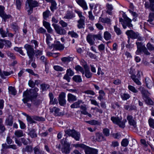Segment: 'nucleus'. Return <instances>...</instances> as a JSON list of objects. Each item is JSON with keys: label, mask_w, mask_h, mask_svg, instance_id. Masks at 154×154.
Segmentation results:
<instances>
[{"label": "nucleus", "mask_w": 154, "mask_h": 154, "mask_svg": "<svg viewBox=\"0 0 154 154\" xmlns=\"http://www.w3.org/2000/svg\"><path fill=\"white\" fill-rule=\"evenodd\" d=\"M27 3L28 6L27 7H26V8H28V7L32 8L37 7L38 5V2L36 1H33L32 0H27L26 2V4ZM26 6L27 5H26Z\"/></svg>", "instance_id": "nucleus-13"}, {"label": "nucleus", "mask_w": 154, "mask_h": 154, "mask_svg": "<svg viewBox=\"0 0 154 154\" xmlns=\"http://www.w3.org/2000/svg\"><path fill=\"white\" fill-rule=\"evenodd\" d=\"M123 17L124 20L122 18H119V21L121 23L123 28L125 29L126 28L127 26L128 27L130 28L132 27L133 25L131 23V20L125 14L123 15Z\"/></svg>", "instance_id": "nucleus-4"}, {"label": "nucleus", "mask_w": 154, "mask_h": 154, "mask_svg": "<svg viewBox=\"0 0 154 154\" xmlns=\"http://www.w3.org/2000/svg\"><path fill=\"white\" fill-rule=\"evenodd\" d=\"M68 34L70 35L72 37L77 38L78 36V35L74 32L73 31H69L68 32Z\"/></svg>", "instance_id": "nucleus-60"}, {"label": "nucleus", "mask_w": 154, "mask_h": 154, "mask_svg": "<svg viewBox=\"0 0 154 154\" xmlns=\"http://www.w3.org/2000/svg\"><path fill=\"white\" fill-rule=\"evenodd\" d=\"M4 7L0 6V16L5 21L7 19L10 18L11 16L10 15H7L4 11Z\"/></svg>", "instance_id": "nucleus-12"}, {"label": "nucleus", "mask_w": 154, "mask_h": 154, "mask_svg": "<svg viewBox=\"0 0 154 154\" xmlns=\"http://www.w3.org/2000/svg\"><path fill=\"white\" fill-rule=\"evenodd\" d=\"M38 91V89L37 88H35L33 89H30L29 90H26L23 93V99L22 101L24 103H26V105L29 108H30L31 105L28 102L29 100L33 102L34 99H35L38 94L37 92Z\"/></svg>", "instance_id": "nucleus-1"}, {"label": "nucleus", "mask_w": 154, "mask_h": 154, "mask_svg": "<svg viewBox=\"0 0 154 154\" xmlns=\"http://www.w3.org/2000/svg\"><path fill=\"white\" fill-rule=\"evenodd\" d=\"M111 120L114 123L117 125L118 122H119L120 119L119 117H112L111 118Z\"/></svg>", "instance_id": "nucleus-56"}, {"label": "nucleus", "mask_w": 154, "mask_h": 154, "mask_svg": "<svg viewBox=\"0 0 154 154\" xmlns=\"http://www.w3.org/2000/svg\"><path fill=\"white\" fill-rule=\"evenodd\" d=\"M75 17L74 14L71 11H67L63 18L66 19H72Z\"/></svg>", "instance_id": "nucleus-23"}, {"label": "nucleus", "mask_w": 154, "mask_h": 154, "mask_svg": "<svg viewBox=\"0 0 154 154\" xmlns=\"http://www.w3.org/2000/svg\"><path fill=\"white\" fill-rule=\"evenodd\" d=\"M50 112L52 113L54 112V114L56 116L60 115V113L59 112L60 109L59 108L54 107L50 109Z\"/></svg>", "instance_id": "nucleus-21"}, {"label": "nucleus", "mask_w": 154, "mask_h": 154, "mask_svg": "<svg viewBox=\"0 0 154 154\" xmlns=\"http://www.w3.org/2000/svg\"><path fill=\"white\" fill-rule=\"evenodd\" d=\"M70 146V145L69 143H67V142H64V145L61 149L62 152L65 154H69L70 152L71 149Z\"/></svg>", "instance_id": "nucleus-7"}, {"label": "nucleus", "mask_w": 154, "mask_h": 154, "mask_svg": "<svg viewBox=\"0 0 154 154\" xmlns=\"http://www.w3.org/2000/svg\"><path fill=\"white\" fill-rule=\"evenodd\" d=\"M121 97L123 100H126L130 97V95L128 94L122 93L121 95Z\"/></svg>", "instance_id": "nucleus-35"}, {"label": "nucleus", "mask_w": 154, "mask_h": 154, "mask_svg": "<svg viewBox=\"0 0 154 154\" xmlns=\"http://www.w3.org/2000/svg\"><path fill=\"white\" fill-rule=\"evenodd\" d=\"M96 140L98 141H101L105 140V139L101 133L97 132L96 133Z\"/></svg>", "instance_id": "nucleus-25"}, {"label": "nucleus", "mask_w": 154, "mask_h": 154, "mask_svg": "<svg viewBox=\"0 0 154 154\" xmlns=\"http://www.w3.org/2000/svg\"><path fill=\"white\" fill-rule=\"evenodd\" d=\"M50 14V12L49 10H47L43 12V18L46 20Z\"/></svg>", "instance_id": "nucleus-45"}, {"label": "nucleus", "mask_w": 154, "mask_h": 154, "mask_svg": "<svg viewBox=\"0 0 154 154\" xmlns=\"http://www.w3.org/2000/svg\"><path fill=\"white\" fill-rule=\"evenodd\" d=\"M6 129L3 124V120L2 118H0V130L2 131H4Z\"/></svg>", "instance_id": "nucleus-58"}, {"label": "nucleus", "mask_w": 154, "mask_h": 154, "mask_svg": "<svg viewBox=\"0 0 154 154\" xmlns=\"http://www.w3.org/2000/svg\"><path fill=\"white\" fill-rule=\"evenodd\" d=\"M126 34L128 36V38H131L133 39L137 38L139 35L138 33L135 32L132 30H127L126 32Z\"/></svg>", "instance_id": "nucleus-8"}, {"label": "nucleus", "mask_w": 154, "mask_h": 154, "mask_svg": "<svg viewBox=\"0 0 154 154\" xmlns=\"http://www.w3.org/2000/svg\"><path fill=\"white\" fill-rule=\"evenodd\" d=\"M75 130L74 129H68L66 130L65 131V132L66 134H67L69 136H70L72 137L73 134Z\"/></svg>", "instance_id": "nucleus-41"}, {"label": "nucleus", "mask_w": 154, "mask_h": 154, "mask_svg": "<svg viewBox=\"0 0 154 154\" xmlns=\"http://www.w3.org/2000/svg\"><path fill=\"white\" fill-rule=\"evenodd\" d=\"M22 48H18L16 47L14 48V49L16 51L19 52L22 55L24 56L25 54L22 50Z\"/></svg>", "instance_id": "nucleus-49"}, {"label": "nucleus", "mask_w": 154, "mask_h": 154, "mask_svg": "<svg viewBox=\"0 0 154 154\" xmlns=\"http://www.w3.org/2000/svg\"><path fill=\"white\" fill-rule=\"evenodd\" d=\"M10 75V73L9 72L6 71H3L2 72L1 69H0V75L2 78L5 79V75L7 76Z\"/></svg>", "instance_id": "nucleus-36"}, {"label": "nucleus", "mask_w": 154, "mask_h": 154, "mask_svg": "<svg viewBox=\"0 0 154 154\" xmlns=\"http://www.w3.org/2000/svg\"><path fill=\"white\" fill-rule=\"evenodd\" d=\"M20 139L22 143H23L25 145H26L28 143H30L32 142V141L29 138H28L26 140L24 138H21Z\"/></svg>", "instance_id": "nucleus-34"}, {"label": "nucleus", "mask_w": 154, "mask_h": 154, "mask_svg": "<svg viewBox=\"0 0 154 154\" xmlns=\"http://www.w3.org/2000/svg\"><path fill=\"white\" fill-rule=\"evenodd\" d=\"M14 134L17 137H20L23 136V132L22 130H17L15 132Z\"/></svg>", "instance_id": "nucleus-38"}, {"label": "nucleus", "mask_w": 154, "mask_h": 154, "mask_svg": "<svg viewBox=\"0 0 154 154\" xmlns=\"http://www.w3.org/2000/svg\"><path fill=\"white\" fill-rule=\"evenodd\" d=\"M137 47V50L136 52L137 54H138L142 52V49L145 47L142 42H137L136 43Z\"/></svg>", "instance_id": "nucleus-17"}, {"label": "nucleus", "mask_w": 154, "mask_h": 154, "mask_svg": "<svg viewBox=\"0 0 154 154\" xmlns=\"http://www.w3.org/2000/svg\"><path fill=\"white\" fill-rule=\"evenodd\" d=\"M99 21L102 22L103 23H109L111 21L109 18H103L101 17H100L99 19Z\"/></svg>", "instance_id": "nucleus-31"}, {"label": "nucleus", "mask_w": 154, "mask_h": 154, "mask_svg": "<svg viewBox=\"0 0 154 154\" xmlns=\"http://www.w3.org/2000/svg\"><path fill=\"white\" fill-rule=\"evenodd\" d=\"M85 18H81L78 21V24L77 25L78 28L79 29H82L84 28V26L85 25Z\"/></svg>", "instance_id": "nucleus-26"}, {"label": "nucleus", "mask_w": 154, "mask_h": 154, "mask_svg": "<svg viewBox=\"0 0 154 154\" xmlns=\"http://www.w3.org/2000/svg\"><path fill=\"white\" fill-rule=\"evenodd\" d=\"M128 123L131 125L133 126L134 128L136 126V123L134 118L131 115H128L127 117Z\"/></svg>", "instance_id": "nucleus-14"}, {"label": "nucleus", "mask_w": 154, "mask_h": 154, "mask_svg": "<svg viewBox=\"0 0 154 154\" xmlns=\"http://www.w3.org/2000/svg\"><path fill=\"white\" fill-rule=\"evenodd\" d=\"M95 39L102 40V37L101 34L98 33L97 34H89L86 36V40L90 45H93L95 44Z\"/></svg>", "instance_id": "nucleus-3"}, {"label": "nucleus", "mask_w": 154, "mask_h": 154, "mask_svg": "<svg viewBox=\"0 0 154 154\" xmlns=\"http://www.w3.org/2000/svg\"><path fill=\"white\" fill-rule=\"evenodd\" d=\"M68 101L69 102H73L77 100L76 96L70 93H69L67 95Z\"/></svg>", "instance_id": "nucleus-24"}, {"label": "nucleus", "mask_w": 154, "mask_h": 154, "mask_svg": "<svg viewBox=\"0 0 154 154\" xmlns=\"http://www.w3.org/2000/svg\"><path fill=\"white\" fill-rule=\"evenodd\" d=\"M24 48L26 51L27 54L30 59L29 61L31 62L32 61L35 54L33 46L29 45L26 44L24 46Z\"/></svg>", "instance_id": "nucleus-5"}, {"label": "nucleus", "mask_w": 154, "mask_h": 154, "mask_svg": "<svg viewBox=\"0 0 154 154\" xmlns=\"http://www.w3.org/2000/svg\"><path fill=\"white\" fill-rule=\"evenodd\" d=\"M148 123L149 127L154 129V119L150 117L148 120Z\"/></svg>", "instance_id": "nucleus-42"}, {"label": "nucleus", "mask_w": 154, "mask_h": 154, "mask_svg": "<svg viewBox=\"0 0 154 154\" xmlns=\"http://www.w3.org/2000/svg\"><path fill=\"white\" fill-rule=\"evenodd\" d=\"M66 74L69 76H72L74 75V72L70 68H69L67 70Z\"/></svg>", "instance_id": "nucleus-62"}, {"label": "nucleus", "mask_w": 154, "mask_h": 154, "mask_svg": "<svg viewBox=\"0 0 154 154\" xmlns=\"http://www.w3.org/2000/svg\"><path fill=\"white\" fill-rule=\"evenodd\" d=\"M56 5V2L54 0L51 3V6L50 7V9L53 12L54 10L57 9Z\"/></svg>", "instance_id": "nucleus-48"}, {"label": "nucleus", "mask_w": 154, "mask_h": 154, "mask_svg": "<svg viewBox=\"0 0 154 154\" xmlns=\"http://www.w3.org/2000/svg\"><path fill=\"white\" fill-rule=\"evenodd\" d=\"M72 137L73 138L76 140L79 141L80 139V134L79 132H77L75 130Z\"/></svg>", "instance_id": "nucleus-29"}, {"label": "nucleus", "mask_w": 154, "mask_h": 154, "mask_svg": "<svg viewBox=\"0 0 154 154\" xmlns=\"http://www.w3.org/2000/svg\"><path fill=\"white\" fill-rule=\"evenodd\" d=\"M72 79L74 81L76 82L80 83L82 82V79L80 75H75L73 77Z\"/></svg>", "instance_id": "nucleus-33"}, {"label": "nucleus", "mask_w": 154, "mask_h": 154, "mask_svg": "<svg viewBox=\"0 0 154 154\" xmlns=\"http://www.w3.org/2000/svg\"><path fill=\"white\" fill-rule=\"evenodd\" d=\"M85 76L87 78H90L92 77V73L90 72V70H86L84 71Z\"/></svg>", "instance_id": "nucleus-46"}, {"label": "nucleus", "mask_w": 154, "mask_h": 154, "mask_svg": "<svg viewBox=\"0 0 154 154\" xmlns=\"http://www.w3.org/2000/svg\"><path fill=\"white\" fill-rule=\"evenodd\" d=\"M128 88L129 90L134 93H136L138 92V90L133 86L129 85Z\"/></svg>", "instance_id": "nucleus-54"}, {"label": "nucleus", "mask_w": 154, "mask_h": 154, "mask_svg": "<svg viewBox=\"0 0 154 154\" xmlns=\"http://www.w3.org/2000/svg\"><path fill=\"white\" fill-rule=\"evenodd\" d=\"M131 79L134 81L137 85H140L141 83L139 80L136 78V76L135 75H132L131 76Z\"/></svg>", "instance_id": "nucleus-40"}, {"label": "nucleus", "mask_w": 154, "mask_h": 154, "mask_svg": "<svg viewBox=\"0 0 154 154\" xmlns=\"http://www.w3.org/2000/svg\"><path fill=\"white\" fill-rule=\"evenodd\" d=\"M29 134L32 138L36 137L37 136L36 133V131L34 129H32L29 132Z\"/></svg>", "instance_id": "nucleus-32"}, {"label": "nucleus", "mask_w": 154, "mask_h": 154, "mask_svg": "<svg viewBox=\"0 0 154 154\" xmlns=\"http://www.w3.org/2000/svg\"><path fill=\"white\" fill-rule=\"evenodd\" d=\"M149 2H146L144 6L146 9H149L152 11L154 12V0H149Z\"/></svg>", "instance_id": "nucleus-9"}, {"label": "nucleus", "mask_w": 154, "mask_h": 154, "mask_svg": "<svg viewBox=\"0 0 154 154\" xmlns=\"http://www.w3.org/2000/svg\"><path fill=\"white\" fill-rule=\"evenodd\" d=\"M76 2L84 9L86 10L88 9V7L86 2L84 0H76Z\"/></svg>", "instance_id": "nucleus-18"}, {"label": "nucleus", "mask_w": 154, "mask_h": 154, "mask_svg": "<svg viewBox=\"0 0 154 154\" xmlns=\"http://www.w3.org/2000/svg\"><path fill=\"white\" fill-rule=\"evenodd\" d=\"M54 69L57 71H62L64 70L63 68L59 66H55L54 67Z\"/></svg>", "instance_id": "nucleus-64"}, {"label": "nucleus", "mask_w": 154, "mask_h": 154, "mask_svg": "<svg viewBox=\"0 0 154 154\" xmlns=\"http://www.w3.org/2000/svg\"><path fill=\"white\" fill-rule=\"evenodd\" d=\"M52 26L54 27L57 33L60 35H64L66 34V32L65 29L58 25L53 23Z\"/></svg>", "instance_id": "nucleus-6"}, {"label": "nucleus", "mask_w": 154, "mask_h": 154, "mask_svg": "<svg viewBox=\"0 0 154 154\" xmlns=\"http://www.w3.org/2000/svg\"><path fill=\"white\" fill-rule=\"evenodd\" d=\"M80 108L81 110V114L84 115H87L90 117H91V115L87 111V108L86 105L85 104L82 105L80 106Z\"/></svg>", "instance_id": "nucleus-15"}, {"label": "nucleus", "mask_w": 154, "mask_h": 154, "mask_svg": "<svg viewBox=\"0 0 154 154\" xmlns=\"http://www.w3.org/2000/svg\"><path fill=\"white\" fill-rule=\"evenodd\" d=\"M33 150V148L32 146L31 145H27L25 148H23L22 151L23 152H28L31 153L32 152Z\"/></svg>", "instance_id": "nucleus-27"}, {"label": "nucleus", "mask_w": 154, "mask_h": 154, "mask_svg": "<svg viewBox=\"0 0 154 154\" xmlns=\"http://www.w3.org/2000/svg\"><path fill=\"white\" fill-rule=\"evenodd\" d=\"M85 122L86 123L92 125H95L99 124V122L97 121H96L95 120H93L88 121H85Z\"/></svg>", "instance_id": "nucleus-53"}, {"label": "nucleus", "mask_w": 154, "mask_h": 154, "mask_svg": "<svg viewBox=\"0 0 154 154\" xmlns=\"http://www.w3.org/2000/svg\"><path fill=\"white\" fill-rule=\"evenodd\" d=\"M129 143V141L127 139H123L121 142V145L124 147L127 146Z\"/></svg>", "instance_id": "nucleus-51"}, {"label": "nucleus", "mask_w": 154, "mask_h": 154, "mask_svg": "<svg viewBox=\"0 0 154 154\" xmlns=\"http://www.w3.org/2000/svg\"><path fill=\"white\" fill-rule=\"evenodd\" d=\"M33 119L37 121H44L45 120V118L42 117L35 116H33Z\"/></svg>", "instance_id": "nucleus-63"}, {"label": "nucleus", "mask_w": 154, "mask_h": 154, "mask_svg": "<svg viewBox=\"0 0 154 154\" xmlns=\"http://www.w3.org/2000/svg\"><path fill=\"white\" fill-rule=\"evenodd\" d=\"M126 122L127 120H123L122 121H121L120 120L117 125L120 128H124L125 127V123Z\"/></svg>", "instance_id": "nucleus-43"}, {"label": "nucleus", "mask_w": 154, "mask_h": 154, "mask_svg": "<svg viewBox=\"0 0 154 154\" xmlns=\"http://www.w3.org/2000/svg\"><path fill=\"white\" fill-rule=\"evenodd\" d=\"M6 53L8 57L11 59L13 60H14L16 59L15 56L13 53L9 51H7Z\"/></svg>", "instance_id": "nucleus-44"}, {"label": "nucleus", "mask_w": 154, "mask_h": 154, "mask_svg": "<svg viewBox=\"0 0 154 154\" xmlns=\"http://www.w3.org/2000/svg\"><path fill=\"white\" fill-rule=\"evenodd\" d=\"M51 46L54 47V48L57 50H62L64 48L63 45L61 44L59 42H57L56 44H52Z\"/></svg>", "instance_id": "nucleus-20"}, {"label": "nucleus", "mask_w": 154, "mask_h": 154, "mask_svg": "<svg viewBox=\"0 0 154 154\" xmlns=\"http://www.w3.org/2000/svg\"><path fill=\"white\" fill-rule=\"evenodd\" d=\"M145 83L146 86L149 89H151L153 86H154V81L151 78L146 77L145 80Z\"/></svg>", "instance_id": "nucleus-10"}, {"label": "nucleus", "mask_w": 154, "mask_h": 154, "mask_svg": "<svg viewBox=\"0 0 154 154\" xmlns=\"http://www.w3.org/2000/svg\"><path fill=\"white\" fill-rule=\"evenodd\" d=\"M98 152L97 149L88 146L85 151L86 154H98Z\"/></svg>", "instance_id": "nucleus-16"}, {"label": "nucleus", "mask_w": 154, "mask_h": 154, "mask_svg": "<svg viewBox=\"0 0 154 154\" xmlns=\"http://www.w3.org/2000/svg\"><path fill=\"white\" fill-rule=\"evenodd\" d=\"M138 89L140 91L142 95L143 99L146 103L149 105H153L154 102L149 97L150 93L148 91L142 87L139 88Z\"/></svg>", "instance_id": "nucleus-2"}, {"label": "nucleus", "mask_w": 154, "mask_h": 154, "mask_svg": "<svg viewBox=\"0 0 154 154\" xmlns=\"http://www.w3.org/2000/svg\"><path fill=\"white\" fill-rule=\"evenodd\" d=\"M74 146L76 148L79 147L85 149V150L88 147V146L83 144H75L74 145Z\"/></svg>", "instance_id": "nucleus-50"}, {"label": "nucleus", "mask_w": 154, "mask_h": 154, "mask_svg": "<svg viewBox=\"0 0 154 154\" xmlns=\"http://www.w3.org/2000/svg\"><path fill=\"white\" fill-rule=\"evenodd\" d=\"M104 38L106 40L110 39L111 38V35L108 31H106L104 33Z\"/></svg>", "instance_id": "nucleus-37"}, {"label": "nucleus", "mask_w": 154, "mask_h": 154, "mask_svg": "<svg viewBox=\"0 0 154 154\" xmlns=\"http://www.w3.org/2000/svg\"><path fill=\"white\" fill-rule=\"evenodd\" d=\"M8 30V29L7 28L6 29V31H5L4 30L3 27L0 28V34L3 38H5L7 36V33Z\"/></svg>", "instance_id": "nucleus-28"}, {"label": "nucleus", "mask_w": 154, "mask_h": 154, "mask_svg": "<svg viewBox=\"0 0 154 154\" xmlns=\"http://www.w3.org/2000/svg\"><path fill=\"white\" fill-rule=\"evenodd\" d=\"M46 42L48 45L49 46L51 45L50 41L52 40V38H51L50 35L48 33H46Z\"/></svg>", "instance_id": "nucleus-47"}, {"label": "nucleus", "mask_w": 154, "mask_h": 154, "mask_svg": "<svg viewBox=\"0 0 154 154\" xmlns=\"http://www.w3.org/2000/svg\"><path fill=\"white\" fill-rule=\"evenodd\" d=\"M75 69L77 71H80L83 75L85 74L83 69L79 65H77L75 67Z\"/></svg>", "instance_id": "nucleus-52"}, {"label": "nucleus", "mask_w": 154, "mask_h": 154, "mask_svg": "<svg viewBox=\"0 0 154 154\" xmlns=\"http://www.w3.org/2000/svg\"><path fill=\"white\" fill-rule=\"evenodd\" d=\"M41 87L43 91L47 90L49 87V85L45 84H42L41 85Z\"/></svg>", "instance_id": "nucleus-59"}, {"label": "nucleus", "mask_w": 154, "mask_h": 154, "mask_svg": "<svg viewBox=\"0 0 154 154\" xmlns=\"http://www.w3.org/2000/svg\"><path fill=\"white\" fill-rule=\"evenodd\" d=\"M9 93L14 95H15L17 93L15 89L13 87L10 86L8 88Z\"/></svg>", "instance_id": "nucleus-39"}, {"label": "nucleus", "mask_w": 154, "mask_h": 154, "mask_svg": "<svg viewBox=\"0 0 154 154\" xmlns=\"http://www.w3.org/2000/svg\"><path fill=\"white\" fill-rule=\"evenodd\" d=\"M153 17H154V14L153 13H150L149 17V19L147 21L149 22L150 24L154 25L152 23L153 21L152 18Z\"/></svg>", "instance_id": "nucleus-57"}, {"label": "nucleus", "mask_w": 154, "mask_h": 154, "mask_svg": "<svg viewBox=\"0 0 154 154\" xmlns=\"http://www.w3.org/2000/svg\"><path fill=\"white\" fill-rule=\"evenodd\" d=\"M72 58L69 57H63L61 58V60L63 62H68L71 61Z\"/></svg>", "instance_id": "nucleus-61"}, {"label": "nucleus", "mask_w": 154, "mask_h": 154, "mask_svg": "<svg viewBox=\"0 0 154 154\" xmlns=\"http://www.w3.org/2000/svg\"><path fill=\"white\" fill-rule=\"evenodd\" d=\"M83 102L81 100H79L77 102H75L70 106L72 108H76L80 107V105L81 103H83Z\"/></svg>", "instance_id": "nucleus-22"}, {"label": "nucleus", "mask_w": 154, "mask_h": 154, "mask_svg": "<svg viewBox=\"0 0 154 154\" xmlns=\"http://www.w3.org/2000/svg\"><path fill=\"white\" fill-rule=\"evenodd\" d=\"M114 31L116 32V34L118 35H120L122 33V31L118 27L116 26H114Z\"/></svg>", "instance_id": "nucleus-55"}, {"label": "nucleus", "mask_w": 154, "mask_h": 154, "mask_svg": "<svg viewBox=\"0 0 154 154\" xmlns=\"http://www.w3.org/2000/svg\"><path fill=\"white\" fill-rule=\"evenodd\" d=\"M13 117L11 115H9L5 120V124L6 125L11 126L13 124Z\"/></svg>", "instance_id": "nucleus-19"}, {"label": "nucleus", "mask_w": 154, "mask_h": 154, "mask_svg": "<svg viewBox=\"0 0 154 154\" xmlns=\"http://www.w3.org/2000/svg\"><path fill=\"white\" fill-rule=\"evenodd\" d=\"M66 94L64 92H62L59 95V103L61 106H64L66 104V101L65 99Z\"/></svg>", "instance_id": "nucleus-11"}, {"label": "nucleus", "mask_w": 154, "mask_h": 154, "mask_svg": "<svg viewBox=\"0 0 154 154\" xmlns=\"http://www.w3.org/2000/svg\"><path fill=\"white\" fill-rule=\"evenodd\" d=\"M11 28L14 30L15 33L18 31L19 27L16 23H13L11 24Z\"/></svg>", "instance_id": "nucleus-30"}]
</instances>
